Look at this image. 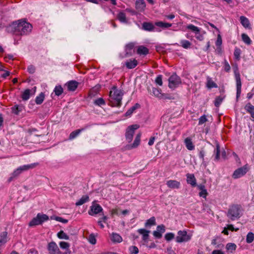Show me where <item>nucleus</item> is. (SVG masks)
Returning a JSON list of instances; mask_svg holds the SVG:
<instances>
[{
  "instance_id": "5fc2aeb1",
  "label": "nucleus",
  "mask_w": 254,
  "mask_h": 254,
  "mask_svg": "<svg viewBox=\"0 0 254 254\" xmlns=\"http://www.w3.org/2000/svg\"><path fill=\"white\" fill-rule=\"evenodd\" d=\"M129 252L131 254H137L138 253V249L136 246H131L129 249Z\"/></svg>"
},
{
  "instance_id": "e2e57ef3",
  "label": "nucleus",
  "mask_w": 254,
  "mask_h": 254,
  "mask_svg": "<svg viewBox=\"0 0 254 254\" xmlns=\"http://www.w3.org/2000/svg\"><path fill=\"white\" fill-rule=\"evenodd\" d=\"M21 173L20 169L18 168L15 170L13 171V172L11 174V175L13 177H16L18 176L19 175H20Z\"/></svg>"
},
{
  "instance_id": "bb28decb",
  "label": "nucleus",
  "mask_w": 254,
  "mask_h": 254,
  "mask_svg": "<svg viewBox=\"0 0 254 254\" xmlns=\"http://www.w3.org/2000/svg\"><path fill=\"white\" fill-rule=\"evenodd\" d=\"M137 53L140 55H146L148 53V49L143 46H140L138 47Z\"/></svg>"
},
{
  "instance_id": "a18cd8bd",
  "label": "nucleus",
  "mask_w": 254,
  "mask_h": 254,
  "mask_svg": "<svg viewBox=\"0 0 254 254\" xmlns=\"http://www.w3.org/2000/svg\"><path fill=\"white\" fill-rule=\"evenodd\" d=\"M134 44L132 43L127 44L126 46V51L127 54H131V51L132 50Z\"/></svg>"
},
{
  "instance_id": "cd10ccee",
  "label": "nucleus",
  "mask_w": 254,
  "mask_h": 254,
  "mask_svg": "<svg viewBox=\"0 0 254 254\" xmlns=\"http://www.w3.org/2000/svg\"><path fill=\"white\" fill-rule=\"evenodd\" d=\"M206 86L209 89L217 88V85L212 80L210 77H207Z\"/></svg>"
},
{
  "instance_id": "b1692460",
  "label": "nucleus",
  "mask_w": 254,
  "mask_h": 254,
  "mask_svg": "<svg viewBox=\"0 0 254 254\" xmlns=\"http://www.w3.org/2000/svg\"><path fill=\"white\" fill-rule=\"evenodd\" d=\"M8 241L7 233L3 232L0 234V247L5 244Z\"/></svg>"
},
{
  "instance_id": "f704fd0d",
  "label": "nucleus",
  "mask_w": 254,
  "mask_h": 254,
  "mask_svg": "<svg viewBox=\"0 0 254 254\" xmlns=\"http://www.w3.org/2000/svg\"><path fill=\"white\" fill-rule=\"evenodd\" d=\"M236 248V245L234 243H228L226 246V249H227V250L229 251L231 253H233L235 251Z\"/></svg>"
},
{
  "instance_id": "c85d7f7f",
  "label": "nucleus",
  "mask_w": 254,
  "mask_h": 254,
  "mask_svg": "<svg viewBox=\"0 0 254 254\" xmlns=\"http://www.w3.org/2000/svg\"><path fill=\"white\" fill-rule=\"evenodd\" d=\"M155 25L162 28H168L172 26V24L169 23L158 21L155 23Z\"/></svg>"
},
{
  "instance_id": "774afa93",
  "label": "nucleus",
  "mask_w": 254,
  "mask_h": 254,
  "mask_svg": "<svg viewBox=\"0 0 254 254\" xmlns=\"http://www.w3.org/2000/svg\"><path fill=\"white\" fill-rule=\"evenodd\" d=\"M212 254H224V253L222 251L218 250L213 251Z\"/></svg>"
},
{
  "instance_id": "603ef678",
  "label": "nucleus",
  "mask_w": 254,
  "mask_h": 254,
  "mask_svg": "<svg viewBox=\"0 0 254 254\" xmlns=\"http://www.w3.org/2000/svg\"><path fill=\"white\" fill-rule=\"evenodd\" d=\"M155 83L159 86H162L163 84L162 82V75H158L155 79Z\"/></svg>"
},
{
  "instance_id": "de8ad7c7",
  "label": "nucleus",
  "mask_w": 254,
  "mask_h": 254,
  "mask_svg": "<svg viewBox=\"0 0 254 254\" xmlns=\"http://www.w3.org/2000/svg\"><path fill=\"white\" fill-rule=\"evenodd\" d=\"M58 237L60 239H64L65 240H68L69 239V237L63 231H61L58 233Z\"/></svg>"
},
{
  "instance_id": "0e129e2a",
  "label": "nucleus",
  "mask_w": 254,
  "mask_h": 254,
  "mask_svg": "<svg viewBox=\"0 0 254 254\" xmlns=\"http://www.w3.org/2000/svg\"><path fill=\"white\" fill-rule=\"evenodd\" d=\"M227 228L229 230H231L232 231H238L239 229V228H234L233 225L232 224H228L227 225Z\"/></svg>"
},
{
  "instance_id": "1a4fd4ad",
  "label": "nucleus",
  "mask_w": 254,
  "mask_h": 254,
  "mask_svg": "<svg viewBox=\"0 0 254 254\" xmlns=\"http://www.w3.org/2000/svg\"><path fill=\"white\" fill-rule=\"evenodd\" d=\"M138 127L139 126L137 125H133L127 127L126 133V137L128 142H130L132 140L134 130L137 129Z\"/></svg>"
},
{
  "instance_id": "864d4df0",
  "label": "nucleus",
  "mask_w": 254,
  "mask_h": 254,
  "mask_svg": "<svg viewBox=\"0 0 254 254\" xmlns=\"http://www.w3.org/2000/svg\"><path fill=\"white\" fill-rule=\"evenodd\" d=\"M207 119L205 115H203L199 118L198 125H201L206 123Z\"/></svg>"
},
{
  "instance_id": "4c0bfd02",
  "label": "nucleus",
  "mask_w": 254,
  "mask_h": 254,
  "mask_svg": "<svg viewBox=\"0 0 254 254\" xmlns=\"http://www.w3.org/2000/svg\"><path fill=\"white\" fill-rule=\"evenodd\" d=\"M44 94L41 92L35 99V102L37 104L40 105L42 104L44 100Z\"/></svg>"
},
{
  "instance_id": "2f4dec72",
  "label": "nucleus",
  "mask_w": 254,
  "mask_h": 254,
  "mask_svg": "<svg viewBox=\"0 0 254 254\" xmlns=\"http://www.w3.org/2000/svg\"><path fill=\"white\" fill-rule=\"evenodd\" d=\"M85 128L78 129L71 132L69 136V139L72 140L75 138L82 131L84 130Z\"/></svg>"
},
{
  "instance_id": "a211bd4d",
  "label": "nucleus",
  "mask_w": 254,
  "mask_h": 254,
  "mask_svg": "<svg viewBox=\"0 0 254 254\" xmlns=\"http://www.w3.org/2000/svg\"><path fill=\"white\" fill-rule=\"evenodd\" d=\"M79 83L76 81L71 80L68 82L66 85L67 87V89L70 91H74L77 88Z\"/></svg>"
},
{
  "instance_id": "423d86ee",
  "label": "nucleus",
  "mask_w": 254,
  "mask_h": 254,
  "mask_svg": "<svg viewBox=\"0 0 254 254\" xmlns=\"http://www.w3.org/2000/svg\"><path fill=\"white\" fill-rule=\"evenodd\" d=\"M168 86L172 89H175L181 83L180 77L176 73H173L169 78Z\"/></svg>"
},
{
  "instance_id": "680f3d73",
  "label": "nucleus",
  "mask_w": 254,
  "mask_h": 254,
  "mask_svg": "<svg viewBox=\"0 0 254 254\" xmlns=\"http://www.w3.org/2000/svg\"><path fill=\"white\" fill-rule=\"evenodd\" d=\"M207 194H208V193H207L206 190H203L200 191L199 193V195L200 197H202L203 198H206Z\"/></svg>"
},
{
  "instance_id": "72a5a7b5",
  "label": "nucleus",
  "mask_w": 254,
  "mask_h": 254,
  "mask_svg": "<svg viewBox=\"0 0 254 254\" xmlns=\"http://www.w3.org/2000/svg\"><path fill=\"white\" fill-rule=\"evenodd\" d=\"M89 201V197L87 195H83L82 197L75 203L76 206L81 205L85 202Z\"/></svg>"
},
{
  "instance_id": "6e6552de",
  "label": "nucleus",
  "mask_w": 254,
  "mask_h": 254,
  "mask_svg": "<svg viewBox=\"0 0 254 254\" xmlns=\"http://www.w3.org/2000/svg\"><path fill=\"white\" fill-rule=\"evenodd\" d=\"M249 171V167L247 164L244 165L242 167L239 168L236 170L232 175V177L235 179H238L244 176Z\"/></svg>"
},
{
  "instance_id": "20e7f679",
  "label": "nucleus",
  "mask_w": 254,
  "mask_h": 254,
  "mask_svg": "<svg viewBox=\"0 0 254 254\" xmlns=\"http://www.w3.org/2000/svg\"><path fill=\"white\" fill-rule=\"evenodd\" d=\"M48 220L49 217L48 215L44 214L38 213L36 217L33 218L29 222V225L30 226H34L40 225Z\"/></svg>"
},
{
  "instance_id": "ea45409f",
  "label": "nucleus",
  "mask_w": 254,
  "mask_h": 254,
  "mask_svg": "<svg viewBox=\"0 0 254 254\" xmlns=\"http://www.w3.org/2000/svg\"><path fill=\"white\" fill-rule=\"evenodd\" d=\"M241 54V50L240 49L236 47L234 50V58L237 61L240 60V56Z\"/></svg>"
},
{
  "instance_id": "39448f33",
  "label": "nucleus",
  "mask_w": 254,
  "mask_h": 254,
  "mask_svg": "<svg viewBox=\"0 0 254 254\" xmlns=\"http://www.w3.org/2000/svg\"><path fill=\"white\" fill-rule=\"evenodd\" d=\"M178 235L176 237V241L177 243H181L189 241L191 239L192 235L188 234L186 230H180L178 232Z\"/></svg>"
},
{
  "instance_id": "473e14b6",
  "label": "nucleus",
  "mask_w": 254,
  "mask_h": 254,
  "mask_svg": "<svg viewBox=\"0 0 254 254\" xmlns=\"http://www.w3.org/2000/svg\"><path fill=\"white\" fill-rule=\"evenodd\" d=\"M31 90L27 89L24 90L21 95V98L23 100L26 101L30 98L31 95Z\"/></svg>"
},
{
  "instance_id": "393cba45",
  "label": "nucleus",
  "mask_w": 254,
  "mask_h": 254,
  "mask_svg": "<svg viewBox=\"0 0 254 254\" xmlns=\"http://www.w3.org/2000/svg\"><path fill=\"white\" fill-rule=\"evenodd\" d=\"M118 19L122 23H127L126 13L123 11H120L117 15Z\"/></svg>"
},
{
  "instance_id": "c756f323",
  "label": "nucleus",
  "mask_w": 254,
  "mask_h": 254,
  "mask_svg": "<svg viewBox=\"0 0 254 254\" xmlns=\"http://www.w3.org/2000/svg\"><path fill=\"white\" fill-rule=\"evenodd\" d=\"M240 20L242 25L245 28H248L250 26V23L249 19L244 16H241Z\"/></svg>"
},
{
  "instance_id": "49530a36",
  "label": "nucleus",
  "mask_w": 254,
  "mask_h": 254,
  "mask_svg": "<svg viewBox=\"0 0 254 254\" xmlns=\"http://www.w3.org/2000/svg\"><path fill=\"white\" fill-rule=\"evenodd\" d=\"M215 154V160H218L220 158V146L218 144L216 145V149L214 151Z\"/></svg>"
},
{
  "instance_id": "3c124183",
  "label": "nucleus",
  "mask_w": 254,
  "mask_h": 254,
  "mask_svg": "<svg viewBox=\"0 0 254 254\" xmlns=\"http://www.w3.org/2000/svg\"><path fill=\"white\" fill-rule=\"evenodd\" d=\"M175 237V235L173 233H168L165 234V238L167 241H171Z\"/></svg>"
},
{
  "instance_id": "f8f14e48",
  "label": "nucleus",
  "mask_w": 254,
  "mask_h": 254,
  "mask_svg": "<svg viewBox=\"0 0 254 254\" xmlns=\"http://www.w3.org/2000/svg\"><path fill=\"white\" fill-rule=\"evenodd\" d=\"M48 250L50 254H60V250L55 242L50 243L48 246Z\"/></svg>"
},
{
  "instance_id": "4468645a",
  "label": "nucleus",
  "mask_w": 254,
  "mask_h": 254,
  "mask_svg": "<svg viewBox=\"0 0 254 254\" xmlns=\"http://www.w3.org/2000/svg\"><path fill=\"white\" fill-rule=\"evenodd\" d=\"M167 187L171 189H179L181 186L180 182L177 180H170L166 182Z\"/></svg>"
},
{
  "instance_id": "9d476101",
  "label": "nucleus",
  "mask_w": 254,
  "mask_h": 254,
  "mask_svg": "<svg viewBox=\"0 0 254 254\" xmlns=\"http://www.w3.org/2000/svg\"><path fill=\"white\" fill-rule=\"evenodd\" d=\"M102 211L103 208L99 204L93 203L92 205L90 206V209L88 211V213L90 215L93 216L99 214Z\"/></svg>"
},
{
  "instance_id": "2eb2a0df",
  "label": "nucleus",
  "mask_w": 254,
  "mask_h": 254,
  "mask_svg": "<svg viewBox=\"0 0 254 254\" xmlns=\"http://www.w3.org/2000/svg\"><path fill=\"white\" fill-rule=\"evenodd\" d=\"M137 232L142 235V240L144 243H147L149 239V234L150 231L147 230L145 229H139L137 230Z\"/></svg>"
},
{
  "instance_id": "7c9ffc66",
  "label": "nucleus",
  "mask_w": 254,
  "mask_h": 254,
  "mask_svg": "<svg viewBox=\"0 0 254 254\" xmlns=\"http://www.w3.org/2000/svg\"><path fill=\"white\" fill-rule=\"evenodd\" d=\"M156 225V219L154 217H152L148 219L145 223V227L146 228L150 227L152 226Z\"/></svg>"
},
{
  "instance_id": "4d7b16f0",
  "label": "nucleus",
  "mask_w": 254,
  "mask_h": 254,
  "mask_svg": "<svg viewBox=\"0 0 254 254\" xmlns=\"http://www.w3.org/2000/svg\"><path fill=\"white\" fill-rule=\"evenodd\" d=\"M60 246L62 249H67L69 247V245L68 243L65 242H61L60 243Z\"/></svg>"
},
{
  "instance_id": "c9c22d12",
  "label": "nucleus",
  "mask_w": 254,
  "mask_h": 254,
  "mask_svg": "<svg viewBox=\"0 0 254 254\" xmlns=\"http://www.w3.org/2000/svg\"><path fill=\"white\" fill-rule=\"evenodd\" d=\"M187 28L194 32L195 35L198 34L200 32V29L192 24L188 25L187 26Z\"/></svg>"
},
{
  "instance_id": "37998d69",
  "label": "nucleus",
  "mask_w": 254,
  "mask_h": 254,
  "mask_svg": "<svg viewBox=\"0 0 254 254\" xmlns=\"http://www.w3.org/2000/svg\"><path fill=\"white\" fill-rule=\"evenodd\" d=\"M181 45L184 49H188L190 47L191 43L186 40H182L180 42Z\"/></svg>"
},
{
  "instance_id": "338daca9",
  "label": "nucleus",
  "mask_w": 254,
  "mask_h": 254,
  "mask_svg": "<svg viewBox=\"0 0 254 254\" xmlns=\"http://www.w3.org/2000/svg\"><path fill=\"white\" fill-rule=\"evenodd\" d=\"M56 220L58 221L62 222L63 223H67L68 222V220L65 219H64L61 217H57L56 218Z\"/></svg>"
},
{
  "instance_id": "0eeeda50",
  "label": "nucleus",
  "mask_w": 254,
  "mask_h": 254,
  "mask_svg": "<svg viewBox=\"0 0 254 254\" xmlns=\"http://www.w3.org/2000/svg\"><path fill=\"white\" fill-rule=\"evenodd\" d=\"M234 74L236 82L237 98H238L240 96L241 93L242 82L240 74L237 67L234 70Z\"/></svg>"
},
{
  "instance_id": "13d9d810",
  "label": "nucleus",
  "mask_w": 254,
  "mask_h": 254,
  "mask_svg": "<svg viewBox=\"0 0 254 254\" xmlns=\"http://www.w3.org/2000/svg\"><path fill=\"white\" fill-rule=\"evenodd\" d=\"M88 241L91 244H95L96 243V238L95 236L92 234L89 235Z\"/></svg>"
},
{
  "instance_id": "9b49d317",
  "label": "nucleus",
  "mask_w": 254,
  "mask_h": 254,
  "mask_svg": "<svg viewBox=\"0 0 254 254\" xmlns=\"http://www.w3.org/2000/svg\"><path fill=\"white\" fill-rule=\"evenodd\" d=\"M165 232V226L163 224L157 226L156 230L153 232L154 237L157 239H160L162 237V234Z\"/></svg>"
},
{
  "instance_id": "412c9836",
  "label": "nucleus",
  "mask_w": 254,
  "mask_h": 254,
  "mask_svg": "<svg viewBox=\"0 0 254 254\" xmlns=\"http://www.w3.org/2000/svg\"><path fill=\"white\" fill-rule=\"evenodd\" d=\"M111 240L114 243H121L123 241L122 237L118 233H112Z\"/></svg>"
},
{
  "instance_id": "bf43d9fd",
  "label": "nucleus",
  "mask_w": 254,
  "mask_h": 254,
  "mask_svg": "<svg viewBox=\"0 0 254 254\" xmlns=\"http://www.w3.org/2000/svg\"><path fill=\"white\" fill-rule=\"evenodd\" d=\"M231 69L230 65H229V63L226 60H225L224 63V69L227 71L228 72L230 71Z\"/></svg>"
},
{
  "instance_id": "6e6d98bb",
  "label": "nucleus",
  "mask_w": 254,
  "mask_h": 254,
  "mask_svg": "<svg viewBox=\"0 0 254 254\" xmlns=\"http://www.w3.org/2000/svg\"><path fill=\"white\" fill-rule=\"evenodd\" d=\"M223 100V98L220 96L217 97L215 100L214 104L216 107H219Z\"/></svg>"
},
{
  "instance_id": "6ab92c4d",
  "label": "nucleus",
  "mask_w": 254,
  "mask_h": 254,
  "mask_svg": "<svg viewBox=\"0 0 254 254\" xmlns=\"http://www.w3.org/2000/svg\"><path fill=\"white\" fill-rule=\"evenodd\" d=\"M154 25L151 22H143L142 24V29L147 31H153L155 30Z\"/></svg>"
},
{
  "instance_id": "a878e982",
  "label": "nucleus",
  "mask_w": 254,
  "mask_h": 254,
  "mask_svg": "<svg viewBox=\"0 0 254 254\" xmlns=\"http://www.w3.org/2000/svg\"><path fill=\"white\" fill-rule=\"evenodd\" d=\"M137 65V61L135 60H130L126 63V66L129 68L131 69L134 68Z\"/></svg>"
},
{
  "instance_id": "7ed1b4c3",
  "label": "nucleus",
  "mask_w": 254,
  "mask_h": 254,
  "mask_svg": "<svg viewBox=\"0 0 254 254\" xmlns=\"http://www.w3.org/2000/svg\"><path fill=\"white\" fill-rule=\"evenodd\" d=\"M244 211V209L241 205L238 204H232L229 207L227 216L231 221H235L242 216Z\"/></svg>"
},
{
  "instance_id": "5701e85b",
  "label": "nucleus",
  "mask_w": 254,
  "mask_h": 254,
  "mask_svg": "<svg viewBox=\"0 0 254 254\" xmlns=\"http://www.w3.org/2000/svg\"><path fill=\"white\" fill-rule=\"evenodd\" d=\"M38 165V163H33L28 165H25L22 166L18 167L20 169L21 172L22 173L23 171H27L28 170L33 169L35 167H36Z\"/></svg>"
},
{
  "instance_id": "e433bc0d",
  "label": "nucleus",
  "mask_w": 254,
  "mask_h": 254,
  "mask_svg": "<svg viewBox=\"0 0 254 254\" xmlns=\"http://www.w3.org/2000/svg\"><path fill=\"white\" fill-rule=\"evenodd\" d=\"M152 94L156 97L158 98L159 99L160 97H162V93L161 92V90L160 89L153 88Z\"/></svg>"
},
{
  "instance_id": "58836bf2",
  "label": "nucleus",
  "mask_w": 254,
  "mask_h": 254,
  "mask_svg": "<svg viewBox=\"0 0 254 254\" xmlns=\"http://www.w3.org/2000/svg\"><path fill=\"white\" fill-rule=\"evenodd\" d=\"M246 242L248 244L252 243L254 240V234L253 232H249L246 236Z\"/></svg>"
},
{
  "instance_id": "ddd939ff",
  "label": "nucleus",
  "mask_w": 254,
  "mask_h": 254,
  "mask_svg": "<svg viewBox=\"0 0 254 254\" xmlns=\"http://www.w3.org/2000/svg\"><path fill=\"white\" fill-rule=\"evenodd\" d=\"M141 134L138 133L135 137V138L132 144H129L126 146L127 150H130L132 148H136L140 144Z\"/></svg>"
},
{
  "instance_id": "69168bd1",
  "label": "nucleus",
  "mask_w": 254,
  "mask_h": 254,
  "mask_svg": "<svg viewBox=\"0 0 254 254\" xmlns=\"http://www.w3.org/2000/svg\"><path fill=\"white\" fill-rule=\"evenodd\" d=\"M28 71L30 73H33L35 71V67L33 65H29L27 68Z\"/></svg>"
},
{
  "instance_id": "f257e3e1",
  "label": "nucleus",
  "mask_w": 254,
  "mask_h": 254,
  "mask_svg": "<svg viewBox=\"0 0 254 254\" xmlns=\"http://www.w3.org/2000/svg\"><path fill=\"white\" fill-rule=\"evenodd\" d=\"M124 94L123 91L113 86L109 93V105L112 107H120L122 105V100Z\"/></svg>"
},
{
  "instance_id": "f03ea898",
  "label": "nucleus",
  "mask_w": 254,
  "mask_h": 254,
  "mask_svg": "<svg viewBox=\"0 0 254 254\" xmlns=\"http://www.w3.org/2000/svg\"><path fill=\"white\" fill-rule=\"evenodd\" d=\"M13 33L17 35H24L29 34L32 30V25L24 20H19L12 23Z\"/></svg>"
},
{
  "instance_id": "052dcab7",
  "label": "nucleus",
  "mask_w": 254,
  "mask_h": 254,
  "mask_svg": "<svg viewBox=\"0 0 254 254\" xmlns=\"http://www.w3.org/2000/svg\"><path fill=\"white\" fill-rule=\"evenodd\" d=\"M222 40L220 35H218L217 36V40L216 42V45L217 47H219L222 45Z\"/></svg>"
},
{
  "instance_id": "dca6fc26",
  "label": "nucleus",
  "mask_w": 254,
  "mask_h": 254,
  "mask_svg": "<svg viewBox=\"0 0 254 254\" xmlns=\"http://www.w3.org/2000/svg\"><path fill=\"white\" fill-rule=\"evenodd\" d=\"M187 182L188 184L190 185L192 187H194L196 186V180L192 174H187Z\"/></svg>"
},
{
  "instance_id": "a19ab883",
  "label": "nucleus",
  "mask_w": 254,
  "mask_h": 254,
  "mask_svg": "<svg viewBox=\"0 0 254 254\" xmlns=\"http://www.w3.org/2000/svg\"><path fill=\"white\" fill-rule=\"evenodd\" d=\"M242 39L243 42L247 45H250L252 43L251 39L246 34L243 33L242 34Z\"/></svg>"
},
{
  "instance_id": "f3484780",
  "label": "nucleus",
  "mask_w": 254,
  "mask_h": 254,
  "mask_svg": "<svg viewBox=\"0 0 254 254\" xmlns=\"http://www.w3.org/2000/svg\"><path fill=\"white\" fill-rule=\"evenodd\" d=\"M146 7V4L143 0H137L135 2L136 9L138 11H143Z\"/></svg>"
},
{
  "instance_id": "79ce46f5",
  "label": "nucleus",
  "mask_w": 254,
  "mask_h": 254,
  "mask_svg": "<svg viewBox=\"0 0 254 254\" xmlns=\"http://www.w3.org/2000/svg\"><path fill=\"white\" fill-rule=\"evenodd\" d=\"M139 105L136 104L134 106L131 107L127 111L126 113V116L127 117L130 116L133 113V112L139 107Z\"/></svg>"
},
{
  "instance_id": "c03bdc74",
  "label": "nucleus",
  "mask_w": 254,
  "mask_h": 254,
  "mask_svg": "<svg viewBox=\"0 0 254 254\" xmlns=\"http://www.w3.org/2000/svg\"><path fill=\"white\" fill-rule=\"evenodd\" d=\"M54 92L57 96H60L63 92V88L60 85L56 86L54 89Z\"/></svg>"
},
{
  "instance_id": "09e8293b",
  "label": "nucleus",
  "mask_w": 254,
  "mask_h": 254,
  "mask_svg": "<svg viewBox=\"0 0 254 254\" xmlns=\"http://www.w3.org/2000/svg\"><path fill=\"white\" fill-rule=\"evenodd\" d=\"M94 104L99 106H101L105 105V102L103 98H99L94 101Z\"/></svg>"
},
{
  "instance_id": "aec40b11",
  "label": "nucleus",
  "mask_w": 254,
  "mask_h": 254,
  "mask_svg": "<svg viewBox=\"0 0 254 254\" xmlns=\"http://www.w3.org/2000/svg\"><path fill=\"white\" fill-rule=\"evenodd\" d=\"M184 142L188 150H192L194 149V145L192 143V139L190 137H187L185 139Z\"/></svg>"
},
{
  "instance_id": "8fccbe9b",
  "label": "nucleus",
  "mask_w": 254,
  "mask_h": 254,
  "mask_svg": "<svg viewBox=\"0 0 254 254\" xmlns=\"http://www.w3.org/2000/svg\"><path fill=\"white\" fill-rule=\"evenodd\" d=\"M12 112L15 114L18 115L20 112L21 111V108L18 106L16 105L11 108Z\"/></svg>"
},
{
  "instance_id": "4be33fe9",
  "label": "nucleus",
  "mask_w": 254,
  "mask_h": 254,
  "mask_svg": "<svg viewBox=\"0 0 254 254\" xmlns=\"http://www.w3.org/2000/svg\"><path fill=\"white\" fill-rule=\"evenodd\" d=\"M245 109L251 114V118L254 120V106L248 103L245 107Z\"/></svg>"
}]
</instances>
